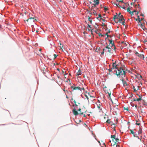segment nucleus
<instances>
[{
  "instance_id": "obj_1",
  "label": "nucleus",
  "mask_w": 147,
  "mask_h": 147,
  "mask_svg": "<svg viewBox=\"0 0 147 147\" xmlns=\"http://www.w3.org/2000/svg\"><path fill=\"white\" fill-rule=\"evenodd\" d=\"M111 68L114 70L113 71H114L117 76H119L121 78L125 77L126 73L125 69L119 67L118 65L116 62L113 63Z\"/></svg>"
},
{
  "instance_id": "obj_2",
  "label": "nucleus",
  "mask_w": 147,
  "mask_h": 147,
  "mask_svg": "<svg viewBox=\"0 0 147 147\" xmlns=\"http://www.w3.org/2000/svg\"><path fill=\"white\" fill-rule=\"evenodd\" d=\"M71 88L72 91L74 90H80V91L82 90H84V89L83 87L82 88L79 86H76V85L74 84H73V85L71 86Z\"/></svg>"
},
{
  "instance_id": "obj_3",
  "label": "nucleus",
  "mask_w": 147,
  "mask_h": 147,
  "mask_svg": "<svg viewBox=\"0 0 147 147\" xmlns=\"http://www.w3.org/2000/svg\"><path fill=\"white\" fill-rule=\"evenodd\" d=\"M108 40L109 42V44L111 45V46L113 48V50L114 51H115L116 48L114 45V42L113 41L112 39L110 40L108 39Z\"/></svg>"
},
{
  "instance_id": "obj_4",
  "label": "nucleus",
  "mask_w": 147,
  "mask_h": 147,
  "mask_svg": "<svg viewBox=\"0 0 147 147\" xmlns=\"http://www.w3.org/2000/svg\"><path fill=\"white\" fill-rule=\"evenodd\" d=\"M94 15H95L96 16H97L96 17V19L99 21H100L102 20H103L102 19V17L100 14H98L96 12L95 14H94Z\"/></svg>"
},
{
  "instance_id": "obj_5",
  "label": "nucleus",
  "mask_w": 147,
  "mask_h": 147,
  "mask_svg": "<svg viewBox=\"0 0 147 147\" xmlns=\"http://www.w3.org/2000/svg\"><path fill=\"white\" fill-rule=\"evenodd\" d=\"M121 16H122V15H121L120 13H119L118 15H115L114 17V20L116 22L117 20Z\"/></svg>"
},
{
  "instance_id": "obj_6",
  "label": "nucleus",
  "mask_w": 147,
  "mask_h": 147,
  "mask_svg": "<svg viewBox=\"0 0 147 147\" xmlns=\"http://www.w3.org/2000/svg\"><path fill=\"white\" fill-rule=\"evenodd\" d=\"M97 107L99 110V112H100L102 111V108L101 107L102 106L101 104L100 103V101L98 100L97 103Z\"/></svg>"
},
{
  "instance_id": "obj_7",
  "label": "nucleus",
  "mask_w": 147,
  "mask_h": 147,
  "mask_svg": "<svg viewBox=\"0 0 147 147\" xmlns=\"http://www.w3.org/2000/svg\"><path fill=\"white\" fill-rule=\"evenodd\" d=\"M32 17H31V16L30 15L29 16V18L27 20V21L28 22L29 20H32V21L34 22H35L36 21V17L34 16H32Z\"/></svg>"
},
{
  "instance_id": "obj_8",
  "label": "nucleus",
  "mask_w": 147,
  "mask_h": 147,
  "mask_svg": "<svg viewBox=\"0 0 147 147\" xmlns=\"http://www.w3.org/2000/svg\"><path fill=\"white\" fill-rule=\"evenodd\" d=\"M135 54L140 59H143L144 58V56L143 54H139L138 52H136L135 53Z\"/></svg>"
},
{
  "instance_id": "obj_9",
  "label": "nucleus",
  "mask_w": 147,
  "mask_h": 147,
  "mask_svg": "<svg viewBox=\"0 0 147 147\" xmlns=\"http://www.w3.org/2000/svg\"><path fill=\"white\" fill-rule=\"evenodd\" d=\"M140 98H136V97L135 96V97H134L133 98V100L134 101H137L138 102H139L141 101V100H142V97L139 96Z\"/></svg>"
},
{
  "instance_id": "obj_10",
  "label": "nucleus",
  "mask_w": 147,
  "mask_h": 147,
  "mask_svg": "<svg viewBox=\"0 0 147 147\" xmlns=\"http://www.w3.org/2000/svg\"><path fill=\"white\" fill-rule=\"evenodd\" d=\"M113 48H112L111 49H108L107 48L106 49H104V51H105V52L107 53H112V52L113 51Z\"/></svg>"
},
{
  "instance_id": "obj_11",
  "label": "nucleus",
  "mask_w": 147,
  "mask_h": 147,
  "mask_svg": "<svg viewBox=\"0 0 147 147\" xmlns=\"http://www.w3.org/2000/svg\"><path fill=\"white\" fill-rule=\"evenodd\" d=\"M118 19V20H117L116 22H119V23H121L123 20H124L123 16L122 15V16L120 18H119Z\"/></svg>"
},
{
  "instance_id": "obj_12",
  "label": "nucleus",
  "mask_w": 147,
  "mask_h": 147,
  "mask_svg": "<svg viewBox=\"0 0 147 147\" xmlns=\"http://www.w3.org/2000/svg\"><path fill=\"white\" fill-rule=\"evenodd\" d=\"M72 112L75 115H77L78 114L77 111L76 109L75 108L73 109Z\"/></svg>"
},
{
  "instance_id": "obj_13",
  "label": "nucleus",
  "mask_w": 147,
  "mask_h": 147,
  "mask_svg": "<svg viewBox=\"0 0 147 147\" xmlns=\"http://www.w3.org/2000/svg\"><path fill=\"white\" fill-rule=\"evenodd\" d=\"M119 139L117 138H115L114 139H113V141L114 142V143H116L117 142H119Z\"/></svg>"
},
{
  "instance_id": "obj_14",
  "label": "nucleus",
  "mask_w": 147,
  "mask_h": 147,
  "mask_svg": "<svg viewBox=\"0 0 147 147\" xmlns=\"http://www.w3.org/2000/svg\"><path fill=\"white\" fill-rule=\"evenodd\" d=\"M105 48L108 49H111L112 48H113L111 46V45L109 44V45L107 44V46L105 47Z\"/></svg>"
},
{
  "instance_id": "obj_15",
  "label": "nucleus",
  "mask_w": 147,
  "mask_h": 147,
  "mask_svg": "<svg viewBox=\"0 0 147 147\" xmlns=\"http://www.w3.org/2000/svg\"><path fill=\"white\" fill-rule=\"evenodd\" d=\"M91 12L93 14H95L96 12V11L94 9V8H91Z\"/></svg>"
},
{
  "instance_id": "obj_16",
  "label": "nucleus",
  "mask_w": 147,
  "mask_h": 147,
  "mask_svg": "<svg viewBox=\"0 0 147 147\" xmlns=\"http://www.w3.org/2000/svg\"><path fill=\"white\" fill-rule=\"evenodd\" d=\"M124 77H123V78H122V79H121V80L122 81V82H123V85L124 86H127V82H126L124 81L123 79V78Z\"/></svg>"
},
{
  "instance_id": "obj_17",
  "label": "nucleus",
  "mask_w": 147,
  "mask_h": 147,
  "mask_svg": "<svg viewBox=\"0 0 147 147\" xmlns=\"http://www.w3.org/2000/svg\"><path fill=\"white\" fill-rule=\"evenodd\" d=\"M94 3H95L96 5H98L99 3V0H94L93 1Z\"/></svg>"
},
{
  "instance_id": "obj_18",
  "label": "nucleus",
  "mask_w": 147,
  "mask_h": 147,
  "mask_svg": "<svg viewBox=\"0 0 147 147\" xmlns=\"http://www.w3.org/2000/svg\"><path fill=\"white\" fill-rule=\"evenodd\" d=\"M81 71L80 70V69L79 70H78V72L76 73V75L77 76H79L80 75H81Z\"/></svg>"
},
{
  "instance_id": "obj_19",
  "label": "nucleus",
  "mask_w": 147,
  "mask_h": 147,
  "mask_svg": "<svg viewBox=\"0 0 147 147\" xmlns=\"http://www.w3.org/2000/svg\"><path fill=\"white\" fill-rule=\"evenodd\" d=\"M136 77L139 80H140L142 79V76L140 74H138L137 76Z\"/></svg>"
},
{
  "instance_id": "obj_20",
  "label": "nucleus",
  "mask_w": 147,
  "mask_h": 147,
  "mask_svg": "<svg viewBox=\"0 0 147 147\" xmlns=\"http://www.w3.org/2000/svg\"><path fill=\"white\" fill-rule=\"evenodd\" d=\"M131 133L133 135L134 137H137V134H135V132H134L133 131L131 130Z\"/></svg>"
},
{
  "instance_id": "obj_21",
  "label": "nucleus",
  "mask_w": 147,
  "mask_h": 147,
  "mask_svg": "<svg viewBox=\"0 0 147 147\" xmlns=\"http://www.w3.org/2000/svg\"><path fill=\"white\" fill-rule=\"evenodd\" d=\"M87 28L88 30L90 31V29H91V27L89 25V24H88L87 25Z\"/></svg>"
},
{
  "instance_id": "obj_22",
  "label": "nucleus",
  "mask_w": 147,
  "mask_h": 147,
  "mask_svg": "<svg viewBox=\"0 0 147 147\" xmlns=\"http://www.w3.org/2000/svg\"><path fill=\"white\" fill-rule=\"evenodd\" d=\"M135 89H134V92H136L138 91L139 89V86H136Z\"/></svg>"
},
{
  "instance_id": "obj_23",
  "label": "nucleus",
  "mask_w": 147,
  "mask_h": 147,
  "mask_svg": "<svg viewBox=\"0 0 147 147\" xmlns=\"http://www.w3.org/2000/svg\"><path fill=\"white\" fill-rule=\"evenodd\" d=\"M142 129L141 128H140L139 129V130L138 132V134H141L142 133Z\"/></svg>"
},
{
  "instance_id": "obj_24",
  "label": "nucleus",
  "mask_w": 147,
  "mask_h": 147,
  "mask_svg": "<svg viewBox=\"0 0 147 147\" xmlns=\"http://www.w3.org/2000/svg\"><path fill=\"white\" fill-rule=\"evenodd\" d=\"M96 5L95 3H94L92 4L91 8H94L95 7H96Z\"/></svg>"
},
{
  "instance_id": "obj_25",
  "label": "nucleus",
  "mask_w": 147,
  "mask_h": 147,
  "mask_svg": "<svg viewBox=\"0 0 147 147\" xmlns=\"http://www.w3.org/2000/svg\"><path fill=\"white\" fill-rule=\"evenodd\" d=\"M143 42L144 44L147 45V40H146V39H144Z\"/></svg>"
},
{
  "instance_id": "obj_26",
  "label": "nucleus",
  "mask_w": 147,
  "mask_h": 147,
  "mask_svg": "<svg viewBox=\"0 0 147 147\" xmlns=\"http://www.w3.org/2000/svg\"><path fill=\"white\" fill-rule=\"evenodd\" d=\"M117 144H116V143H114L113 145V146L112 147H117Z\"/></svg>"
},
{
  "instance_id": "obj_27",
  "label": "nucleus",
  "mask_w": 147,
  "mask_h": 147,
  "mask_svg": "<svg viewBox=\"0 0 147 147\" xmlns=\"http://www.w3.org/2000/svg\"><path fill=\"white\" fill-rule=\"evenodd\" d=\"M136 125H140V123L138 122L137 121H136Z\"/></svg>"
},
{
  "instance_id": "obj_28",
  "label": "nucleus",
  "mask_w": 147,
  "mask_h": 147,
  "mask_svg": "<svg viewBox=\"0 0 147 147\" xmlns=\"http://www.w3.org/2000/svg\"><path fill=\"white\" fill-rule=\"evenodd\" d=\"M125 20H124L123 21H122L121 22V23L123 25H125Z\"/></svg>"
},
{
  "instance_id": "obj_29",
  "label": "nucleus",
  "mask_w": 147,
  "mask_h": 147,
  "mask_svg": "<svg viewBox=\"0 0 147 147\" xmlns=\"http://www.w3.org/2000/svg\"><path fill=\"white\" fill-rule=\"evenodd\" d=\"M106 122L107 123H108L110 124L111 122L110 121V119H108L107 120Z\"/></svg>"
},
{
  "instance_id": "obj_30",
  "label": "nucleus",
  "mask_w": 147,
  "mask_h": 147,
  "mask_svg": "<svg viewBox=\"0 0 147 147\" xmlns=\"http://www.w3.org/2000/svg\"><path fill=\"white\" fill-rule=\"evenodd\" d=\"M111 138H114V139L115 138V135H111Z\"/></svg>"
},
{
  "instance_id": "obj_31",
  "label": "nucleus",
  "mask_w": 147,
  "mask_h": 147,
  "mask_svg": "<svg viewBox=\"0 0 147 147\" xmlns=\"http://www.w3.org/2000/svg\"><path fill=\"white\" fill-rule=\"evenodd\" d=\"M141 27L142 28H144V26L142 24H141Z\"/></svg>"
},
{
  "instance_id": "obj_32",
  "label": "nucleus",
  "mask_w": 147,
  "mask_h": 147,
  "mask_svg": "<svg viewBox=\"0 0 147 147\" xmlns=\"http://www.w3.org/2000/svg\"><path fill=\"white\" fill-rule=\"evenodd\" d=\"M105 52V51H104V49H103L102 52L101 53V55H102L104 54V53Z\"/></svg>"
},
{
  "instance_id": "obj_33",
  "label": "nucleus",
  "mask_w": 147,
  "mask_h": 147,
  "mask_svg": "<svg viewBox=\"0 0 147 147\" xmlns=\"http://www.w3.org/2000/svg\"><path fill=\"white\" fill-rule=\"evenodd\" d=\"M63 91L65 92V93H66V92L68 93V91L66 90H65L64 89H63Z\"/></svg>"
},
{
  "instance_id": "obj_34",
  "label": "nucleus",
  "mask_w": 147,
  "mask_h": 147,
  "mask_svg": "<svg viewBox=\"0 0 147 147\" xmlns=\"http://www.w3.org/2000/svg\"><path fill=\"white\" fill-rule=\"evenodd\" d=\"M106 34H102V35H101V37H104L106 35Z\"/></svg>"
},
{
  "instance_id": "obj_35",
  "label": "nucleus",
  "mask_w": 147,
  "mask_h": 147,
  "mask_svg": "<svg viewBox=\"0 0 147 147\" xmlns=\"http://www.w3.org/2000/svg\"><path fill=\"white\" fill-rule=\"evenodd\" d=\"M116 6H117L118 7H119V6H120V5H119V3H116Z\"/></svg>"
},
{
  "instance_id": "obj_36",
  "label": "nucleus",
  "mask_w": 147,
  "mask_h": 147,
  "mask_svg": "<svg viewBox=\"0 0 147 147\" xmlns=\"http://www.w3.org/2000/svg\"><path fill=\"white\" fill-rule=\"evenodd\" d=\"M54 58L55 59V58H56L57 57V55H56V54H54Z\"/></svg>"
},
{
  "instance_id": "obj_37",
  "label": "nucleus",
  "mask_w": 147,
  "mask_h": 147,
  "mask_svg": "<svg viewBox=\"0 0 147 147\" xmlns=\"http://www.w3.org/2000/svg\"><path fill=\"white\" fill-rule=\"evenodd\" d=\"M113 70V69H112V68H111V69H109V71H111H111H112Z\"/></svg>"
},
{
  "instance_id": "obj_38",
  "label": "nucleus",
  "mask_w": 147,
  "mask_h": 147,
  "mask_svg": "<svg viewBox=\"0 0 147 147\" xmlns=\"http://www.w3.org/2000/svg\"><path fill=\"white\" fill-rule=\"evenodd\" d=\"M138 20L139 21V22H140V18L138 17Z\"/></svg>"
},
{
  "instance_id": "obj_39",
  "label": "nucleus",
  "mask_w": 147,
  "mask_h": 147,
  "mask_svg": "<svg viewBox=\"0 0 147 147\" xmlns=\"http://www.w3.org/2000/svg\"><path fill=\"white\" fill-rule=\"evenodd\" d=\"M98 34L99 36H101V35H102V34L100 33H98Z\"/></svg>"
},
{
  "instance_id": "obj_40",
  "label": "nucleus",
  "mask_w": 147,
  "mask_h": 147,
  "mask_svg": "<svg viewBox=\"0 0 147 147\" xmlns=\"http://www.w3.org/2000/svg\"><path fill=\"white\" fill-rule=\"evenodd\" d=\"M136 137L138 138V139H139V140H140L141 141H142V140H141V138H139V137H138V136H137V137Z\"/></svg>"
},
{
  "instance_id": "obj_41",
  "label": "nucleus",
  "mask_w": 147,
  "mask_h": 147,
  "mask_svg": "<svg viewBox=\"0 0 147 147\" xmlns=\"http://www.w3.org/2000/svg\"><path fill=\"white\" fill-rule=\"evenodd\" d=\"M136 86L135 87L134 86H133V89H134H134H136L135 88H136Z\"/></svg>"
},
{
  "instance_id": "obj_42",
  "label": "nucleus",
  "mask_w": 147,
  "mask_h": 147,
  "mask_svg": "<svg viewBox=\"0 0 147 147\" xmlns=\"http://www.w3.org/2000/svg\"><path fill=\"white\" fill-rule=\"evenodd\" d=\"M106 34H106V35H107V37H110V35H108V33H107Z\"/></svg>"
},
{
  "instance_id": "obj_43",
  "label": "nucleus",
  "mask_w": 147,
  "mask_h": 147,
  "mask_svg": "<svg viewBox=\"0 0 147 147\" xmlns=\"http://www.w3.org/2000/svg\"><path fill=\"white\" fill-rule=\"evenodd\" d=\"M119 1V2H121V3H123V1H121V0H120Z\"/></svg>"
},
{
  "instance_id": "obj_44",
  "label": "nucleus",
  "mask_w": 147,
  "mask_h": 147,
  "mask_svg": "<svg viewBox=\"0 0 147 147\" xmlns=\"http://www.w3.org/2000/svg\"><path fill=\"white\" fill-rule=\"evenodd\" d=\"M141 142H142V143L143 144H144V140H142Z\"/></svg>"
},
{
  "instance_id": "obj_45",
  "label": "nucleus",
  "mask_w": 147,
  "mask_h": 147,
  "mask_svg": "<svg viewBox=\"0 0 147 147\" xmlns=\"http://www.w3.org/2000/svg\"><path fill=\"white\" fill-rule=\"evenodd\" d=\"M88 20L89 21H90V20H91V18H90V17H89V18H88Z\"/></svg>"
},
{
  "instance_id": "obj_46",
  "label": "nucleus",
  "mask_w": 147,
  "mask_h": 147,
  "mask_svg": "<svg viewBox=\"0 0 147 147\" xmlns=\"http://www.w3.org/2000/svg\"><path fill=\"white\" fill-rule=\"evenodd\" d=\"M143 145H144V146L143 145H142V146L143 147H145V144H144Z\"/></svg>"
},
{
  "instance_id": "obj_47",
  "label": "nucleus",
  "mask_w": 147,
  "mask_h": 147,
  "mask_svg": "<svg viewBox=\"0 0 147 147\" xmlns=\"http://www.w3.org/2000/svg\"><path fill=\"white\" fill-rule=\"evenodd\" d=\"M90 31H91V34H92V32H93V31H92V30H91V29H90Z\"/></svg>"
},
{
  "instance_id": "obj_48",
  "label": "nucleus",
  "mask_w": 147,
  "mask_h": 147,
  "mask_svg": "<svg viewBox=\"0 0 147 147\" xmlns=\"http://www.w3.org/2000/svg\"><path fill=\"white\" fill-rule=\"evenodd\" d=\"M2 28V26L0 24V30H1V29Z\"/></svg>"
},
{
  "instance_id": "obj_49",
  "label": "nucleus",
  "mask_w": 147,
  "mask_h": 147,
  "mask_svg": "<svg viewBox=\"0 0 147 147\" xmlns=\"http://www.w3.org/2000/svg\"><path fill=\"white\" fill-rule=\"evenodd\" d=\"M89 21L91 23V24H92V20H90Z\"/></svg>"
},
{
  "instance_id": "obj_50",
  "label": "nucleus",
  "mask_w": 147,
  "mask_h": 147,
  "mask_svg": "<svg viewBox=\"0 0 147 147\" xmlns=\"http://www.w3.org/2000/svg\"><path fill=\"white\" fill-rule=\"evenodd\" d=\"M81 110V109H78V111H80Z\"/></svg>"
},
{
  "instance_id": "obj_51",
  "label": "nucleus",
  "mask_w": 147,
  "mask_h": 147,
  "mask_svg": "<svg viewBox=\"0 0 147 147\" xmlns=\"http://www.w3.org/2000/svg\"><path fill=\"white\" fill-rule=\"evenodd\" d=\"M86 96L88 100L89 99L88 98V96H87L86 95Z\"/></svg>"
},
{
  "instance_id": "obj_52",
  "label": "nucleus",
  "mask_w": 147,
  "mask_h": 147,
  "mask_svg": "<svg viewBox=\"0 0 147 147\" xmlns=\"http://www.w3.org/2000/svg\"><path fill=\"white\" fill-rule=\"evenodd\" d=\"M79 114H83V113H81V112H80H80Z\"/></svg>"
},
{
  "instance_id": "obj_53",
  "label": "nucleus",
  "mask_w": 147,
  "mask_h": 147,
  "mask_svg": "<svg viewBox=\"0 0 147 147\" xmlns=\"http://www.w3.org/2000/svg\"><path fill=\"white\" fill-rule=\"evenodd\" d=\"M30 16H31V17H32V16H33V15H32V14H30V15H29V16H30Z\"/></svg>"
},
{
  "instance_id": "obj_54",
  "label": "nucleus",
  "mask_w": 147,
  "mask_h": 147,
  "mask_svg": "<svg viewBox=\"0 0 147 147\" xmlns=\"http://www.w3.org/2000/svg\"><path fill=\"white\" fill-rule=\"evenodd\" d=\"M117 147H120V146H119V145H117Z\"/></svg>"
},
{
  "instance_id": "obj_55",
  "label": "nucleus",
  "mask_w": 147,
  "mask_h": 147,
  "mask_svg": "<svg viewBox=\"0 0 147 147\" xmlns=\"http://www.w3.org/2000/svg\"><path fill=\"white\" fill-rule=\"evenodd\" d=\"M84 117H86V115H84Z\"/></svg>"
},
{
  "instance_id": "obj_56",
  "label": "nucleus",
  "mask_w": 147,
  "mask_h": 147,
  "mask_svg": "<svg viewBox=\"0 0 147 147\" xmlns=\"http://www.w3.org/2000/svg\"><path fill=\"white\" fill-rule=\"evenodd\" d=\"M124 43V42H121V43H122V44H123V43Z\"/></svg>"
},
{
  "instance_id": "obj_57",
  "label": "nucleus",
  "mask_w": 147,
  "mask_h": 147,
  "mask_svg": "<svg viewBox=\"0 0 147 147\" xmlns=\"http://www.w3.org/2000/svg\"><path fill=\"white\" fill-rule=\"evenodd\" d=\"M95 32H96V34H98V33H97V32H96V31H95Z\"/></svg>"
},
{
  "instance_id": "obj_58",
  "label": "nucleus",
  "mask_w": 147,
  "mask_h": 147,
  "mask_svg": "<svg viewBox=\"0 0 147 147\" xmlns=\"http://www.w3.org/2000/svg\"><path fill=\"white\" fill-rule=\"evenodd\" d=\"M74 103H76V101H74Z\"/></svg>"
},
{
  "instance_id": "obj_59",
  "label": "nucleus",
  "mask_w": 147,
  "mask_h": 147,
  "mask_svg": "<svg viewBox=\"0 0 147 147\" xmlns=\"http://www.w3.org/2000/svg\"><path fill=\"white\" fill-rule=\"evenodd\" d=\"M113 144L111 143V145H112V146H113Z\"/></svg>"
},
{
  "instance_id": "obj_60",
  "label": "nucleus",
  "mask_w": 147,
  "mask_h": 147,
  "mask_svg": "<svg viewBox=\"0 0 147 147\" xmlns=\"http://www.w3.org/2000/svg\"><path fill=\"white\" fill-rule=\"evenodd\" d=\"M98 143H100V141H98Z\"/></svg>"
},
{
  "instance_id": "obj_61",
  "label": "nucleus",
  "mask_w": 147,
  "mask_h": 147,
  "mask_svg": "<svg viewBox=\"0 0 147 147\" xmlns=\"http://www.w3.org/2000/svg\"><path fill=\"white\" fill-rule=\"evenodd\" d=\"M138 0H135V1H137Z\"/></svg>"
},
{
  "instance_id": "obj_62",
  "label": "nucleus",
  "mask_w": 147,
  "mask_h": 147,
  "mask_svg": "<svg viewBox=\"0 0 147 147\" xmlns=\"http://www.w3.org/2000/svg\"><path fill=\"white\" fill-rule=\"evenodd\" d=\"M109 142H111V140H109Z\"/></svg>"
},
{
  "instance_id": "obj_63",
  "label": "nucleus",
  "mask_w": 147,
  "mask_h": 147,
  "mask_svg": "<svg viewBox=\"0 0 147 147\" xmlns=\"http://www.w3.org/2000/svg\"><path fill=\"white\" fill-rule=\"evenodd\" d=\"M146 147H147V146H146Z\"/></svg>"
}]
</instances>
